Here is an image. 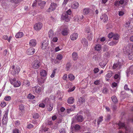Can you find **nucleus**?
I'll return each mask as SVG.
<instances>
[{
	"instance_id": "obj_1",
	"label": "nucleus",
	"mask_w": 133,
	"mask_h": 133,
	"mask_svg": "<svg viewBox=\"0 0 133 133\" xmlns=\"http://www.w3.org/2000/svg\"><path fill=\"white\" fill-rule=\"evenodd\" d=\"M10 70L11 73L14 75L18 74L20 71L19 66L17 65L12 66L10 68Z\"/></svg>"
},
{
	"instance_id": "obj_2",
	"label": "nucleus",
	"mask_w": 133,
	"mask_h": 133,
	"mask_svg": "<svg viewBox=\"0 0 133 133\" xmlns=\"http://www.w3.org/2000/svg\"><path fill=\"white\" fill-rule=\"evenodd\" d=\"M45 3L46 2L45 1H42L41 0H36L34 1L32 6H35L36 5L38 4L41 6L42 8L45 5Z\"/></svg>"
},
{
	"instance_id": "obj_3",
	"label": "nucleus",
	"mask_w": 133,
	"mask_h": 133,
	"mask_svg": "<svg viewBox=\"0 0 133 133\" xmlns=\"http://www.w3.org/2000/svg\"><path fill=\"white\" fill-rule=\"evenodd\" d=\"M123 63L119 62V60L116 63H114L113 66V68L114 69L119 70L121 69L123 65Z\"/></svg>"
},
{
	"instance_id": "obj_4",
	"label": "nucleus",
	"mask_w": 133,
	"mask_h": 133,
	"mask_svg": "<svg viewBox=\"0 0 133 133\" xmlns=\"http://www.w3.org/2000/svg\"><path fill=\"white\" fill-rule=\"evenodd\" d=\"M11 83L14 86L16 87H18L21 84V83L19 81H16V79L15 78H13L11 81Z\"/></svg>"
},
{
	"instance_id": "obj_5",
	"label": "nucleus",
	"mask_w": 133,
	"mask_h": 133,
	"mask_svg": "<svg viewBox=\"0 0 133 133\" xmlns=\"http://www.w3.org/2000/svg\"><path fill=\"white\" fill-rule=\"evenodd\" d=\"M41 62L38 60H35L32 64V67L35 69H38L41 66Z\"/></svg>"
},
{
	"instance_id": "obj_6",
	"label": "nucleus",
	"mask_w": 133,
	"mask_h": 133,
	"mask_svg": "<svg viewBox=\"0 0 133 133\" xmlns=\"http://www.w3.org/2000/svg\"><path fill=\"white\" fill-rule=\"evenodd\" d=\"M43 25L40 22L36 23L34 25V29L36 30H39L42 28Z\"/></svg>"
},
{
	"instance_id": "obj_7",
	"label": "nucleus",
	"mask_w": 133,
	"mask_h": 133,
	"mask_svg": "<svg viewBox=\"0 0 133 133\" xmlns=\"http://www.w3.org/2000/svg\"><path fill=\"white\" fill-rule=\"evenodd\" d=\"M19 114L21 115H22L25 113V110L24 105L22 104H21L19 106Z\"/></svg>"
},
{
	"instance_id": "obj_8",
	"label": "nucleus",
	"mask_w": 133,
	"mask_h": 133,
	"mask_svg": "<svg viewBox=\"0 0 133 133\" xmlns=\"http://www.w3.org/2000/svg\"><path fill=\"white\" fill-rule=\"evenodd\" d=\"M33 92L36 94H39L41 91V88L38 86H36L32 88Z\"/></svg>"
},
{
	"instance_id": "obj_9",
	"label": "nucleus",
	"mask_w": 133,
	"mask_h": 133,
	"mask_svg": "<svg viewBox=\"0 0 133 133\" xmlns=\"http://www.w3.org/2000/svg\"><path fill=\"white\" fill-rule=\"evenodd\" d=\"M83 117L81 115H77L75 117V120L76 122H82L83 120Z\"/></svg>"
},
{
	"instance_id": "obj_10",
	"label": "nucleus",
	"mask_w": 133,
	"mask_h": 133,
	"mask_svg": "<svg viewBox=\"0 0 133 133\" xmlns=\"http://www.w3.org/2000/svg\"><path fill=\"white\" fill-rule=\"evenodd\" d=\"M35 51V49L32 47H30L27 50V54L29 55H32L34 54Z\"/></svg>"
},
{
	"instance_id": "obj_11",
	"label": "nucleus",
	"mask_w": 133,
	"mask_h": 133,
	"mask_svg": "<svg viewBox=\"0 0 133 133\" xmlns=\"http://www.w3.org/2000/svg\"><path fill=\"white\" fill-rule=\"evenodd\" d=\"M91 9L88 8H84L83 10V14L85 15H87L89 14L91 12Z\"/></svg>"
},
{
	"instance_id": "obj_12",
	"label": "nucleus",
	"mask_w": 133,
	"mask_h": 133,
	"mask_svg": "<svg viewBox=\"0 0 133 133\" xmlns=\"http://www.w3.org/2000/svg\"><path fill=\"white\" fill-rule=\"evenodd\" d=\"M100 19L101 21L104 22H107L108 19L107 16L105 14H103L101 16Z\"/></svg>"
},
{
	"instance_id": "obj_13",
	"label": "nucleus",
	"mask_w": 133,
	"mask_h": 133,
	"mask_svg": "<svg viewBox=\"0 0 133 133\" xmlns=\"http://www.w3.org/2000/svg\"><path fill=\"white\" fill-rule=\"evenodd\" d=\"M81 43L85 47L87 46L88 45V43L86 39L83 38L81 39Z\"/></svg>"
},
{
	"instance_id": "obj_14",
	"label": "nucleus",
	"mask_w": 133,
	"mask_h": 133,
	"mask_svg": "<svg viewBox=\"0 0 133 133\" xmlns=\"http://www.w3.org/2000/svg\"><path fill=\"white\" fill-rule=\"evenodd\" d=\"M48 41L47 40H45L43 41L42 44L41 48L42 49H45L48 46Z\"/></svg>"
},
{
	"instance_id": "obj_15",
	"label": "nucleus",
	"mask_w": 133,
	"mask_h": 133,
	"mask_svg": "<svg viewBox=\"0 0 133 133\" xmlns=\"http://www.w3.org/2000/svg\"><path fill=\"white\" fill-rule=\"evenodd\" d=\"M88 34L87 38L89 40H91L93 37V35L92 34V32L90 30H88L86 31Z\"/></svg>"
},
{
	"instance_id": "obj_16",
	"label": "nucleus",
	"mask_w": 133,
	"mask_h": 133,
	"mask_svg": "<svg viewBox=\"0 0 133 133\" xmlns=\"http://www.w3.org/2000/svg\"><path fill=\"white\" fill-rule=\"evenodd\" d=\"M40 131L42 130V131L45 132V133H51L50 130L48 128L44 127L43 126L41 127Z\"/></svg>"
},
{
	"instance_id": "obj_17",
	"label": "nucleus",
	"mask_w": 133,
	"mask_h": 133,
	"mask_svg": "<svg viewBox=\"0 0 133 133\" xmlns=\"http://www.w3.org/2000/svg\"><path fill=\"white\" fill-rule=\"evenodd\" d=\"M67 84L68 85V86H69L68 87V88H69V90H68V92H71L73 91L75 89V87L74 86L72 88V85L71 83H68Z\"/></svg>"
},
{
	"instance_id": "obj_18",
	"label": "nucleus",
	"mask_w": 133,
	"mask_h": 133,
	"mask_svg": "<svg viewBox=\"0 0 133 133\" xmlns=\"http://www.w3.org/2000/svg\"><path fill=\"white\" fill-rule=\"evenodd\" d=\"M37 44V41L34 39H32L30 40L29 42V45L32 46H35Z\"/></svg>"
},
{
	"instance_id": "obj_19",
	"label": "nucleus",
	"mask_w": 133,
	"mask_h": 133,
	"mask_svg": "<svg viewBox=\"0 0 133 133\" xmlns=\"http://www.w3.org/2000/svg\"><path fill=\"white\" fill-rule=\"evenodd\" d=\"M118 125L119 127V129H120L121 128H124L126 130H127V128L125 126V125L124 123H122L120 122L118 123Z\"/></svg>"
},
{
	"instance_id": "obj_20",
	"label": "nucleus",
	"mask_w": 133,
	"mask_h": 133,
	"mask_svg": "<svg viewBox=\"0 0 133 133\" xmlns=\"http://www.w3.org/2000/svg\"><path fill=\"white\" fill-rule=\"evenodd\" d=\"M70 38L72 40H76L78 38V34L77 33H74L72 34L70 36Z\"/></svg>"
},
{
	"instance_id": "obj_21",
	"label": "nucleus",
	"mask_w": 133,
	"mask_h": 133,
	"mask_svg": "<svg viewBox=\"0 0 133 133\" xmlns=\"http://www.w3.org/2000/svg\"><path fill=\"white\" fill-rule=\"evenodd\" d=\"M127 73L128 75L130 74L131 75L133 74V65L131 66L129 69L127 70Z\"/></svg>"
},
{
	"instance_id": "obj_22",
	"label": "nucleus",
	"mask_w": 133,
	"mask_h": 133,
	"mask_svg": "<svg viewBox=\"0 0 133 133\" xmlns=\"http://www.w3.org/2000/svg\"><path fill=\"white\" fill-rule=\"evenodd\" d=\"M62 20L66 21V11H65L63 12L61 16Z\"/></svg>"
},
{
	"instance_id": "obj_23",
	"label": "nucleus",
	"mask_w": 133,
	"mask_h": 133,
	"mask_svg": "<svg viewBox=\"0 0 133 133\" xmlns=\"http://www.w3.org/2000/svg\"><path fill=\"white\" fill-rule=\"evenodd\" d=\"M124 2V0H116L115 2V5L116 6H119V4H123Z\"/></svg>"
},
{
	"instance_id": "obj_24",
	"label": "nucleus",
	"mask_w": 133,
	"mask_h": 133,
	"mask_svg": "<svg viewBox=\"0 0 133 133\" xmlns=\"http://www.w3.org/2000/svg\"><path fill=\"white\" fill-rule=\"evenodd\" d=\"M57 6V5L56 4L54 3H52L50 7V8L51 9V10L53 11L55 9Z\"/></svg>"
},
{
	"instance_id": "obj_25",
	"label": "nucleus",
	"mask_w": 133,
	"mask_h": 133,
	"mask_svg": "<svg viewBox=\"0 0 133 133\" xmlns=\"http://www.w3.org/2000/svg\"><path fill=\"white\" fill-rule=\"evenodd\" d=\"M24 34L22 32H19L17 33L15 35V37L17 38H19L22 37L23 36Z\"/></svg>"
},
{
	"instance_id": "obj_26",
	"label": "nucleus",
	"mask_w": 133,
	"mask_h": 133,
	"mask_svg": "<svg viewBox=\"0 0 133 133\" xmlns=\"http://www.w3.org/2000/svg\"><path fill=\"white\" fill-rule=\"evenodd\" d=\"M72 56L74 60H76L78 58L77 54L75 52H73L72 54Z\"/></svg>"
},
{
	"instance_id": "obj_27",
	"label": "nucleus",
	"mask_w": 133,
	"mask_h": 133,
	"mask_svg": "<svg viewBox=\"0 0 133 133\" xmlns=\"http://www.w3.org/2000/svg\"><path fill=\"white\" fill-rule=\"evenodd\" d=\"M23 85L26 87H28L30 85V83L28 80H24L23 81Z\"/></svg>"
},
{
	"instance_id": "obj_28",
	"label": "nucleus",
	"mask_w": 133,
	"mask_h": 133,
	"mask_svg": "<svg viewBox=\"0 0 133 133\" xmlns=\"http://www.w3.org/2000/svg\"><path fill=\"white\" fill-rule=\"evenodd\" d=\"M85 102V99L84 98L80 97L79 99V100L77 102V103L79 105H81V104Z\"/></svg>"
},
{
	"instance_id": "obj_29",
	"label": "nucleus",
	"mask_w": 133,
	"mask_h": 133,
	"mask_svg": "<svg viewBox=\"0 0 133 133\" xmlns=\"http://www.w3.org/2000/svg\"><path fill=\"white\" fill-rule=\"evenodd\" d=\"M12 37V36H10L8 38V37L7 36L5 35L3 36L2 38L3 39L7 40L9 42H10Z\"/></svg>"
},
{
	"instance_id": "obj_30",
	"label": "nucleus",
	"mask_w": 133,
	"mask_h": 133,
	"mask_svg": "<svg viewBox=\"0 0 133 133\" xmlns=\"http://www.w3.org/2000/svg\"><path fill=\"white\" fill-rule=\"evenodd\" d=\"M41 76L43 77H45L47 75V72L45 70H42L40 72Z\"/></svg>"
},
{
	"instance_id": "obj_31",
	"label": "nucleus",
	"mask_w": 133,
	"mask_h": 133,
	"mask_svg": "<svg viewBox=\"0 0 133 133\" xmlns=\"http://www.w3.org/2000/svg\"><path fill=\"white\" fill-rule=\"evenodd\" d=\"M74 101V99L72 97H71L68 98L67 101L68 103L69 104H72Z\"/></svg>"
},
{
	"instance_id": "obj_32",
	"label": "nucleus",
	"mask_w": 133,
	"mask_h": 133,
	"mask_svg": "<svg viewBox=\"0 0 133 133\" xmlns=\"http://www.w3.org/2000/svg\"><path fill=\"white\" fill-rule=\"evenodd\" d=\"M78 6V3L77 2H75L74 3V4L71 5L72 8L74 9L77 8Z\"/></svg>"
},
{
	"instance_id": "obj_33",
	"label": "nucleus",
	"mask_w": 133,
	"mask_h": 133,
	"mask_svg": "<svg viewBox=\"0 0 133 133\" xmlns=\"http://www.w3.org/2000/svg\"><path fill=\"white\" fill-rule=\"evenodd\" d=\"M120 36L119 35L117 34H114L113 38L114 40H118Z\"/></svg>"
},
{
	"instance_id": "obj_34",
	"label": "nucleus",
	"mask_w": 133,
	"mask_h": 133,
	"mask_svg": "<svg viewBox=\"0 0 133 133\" xmlns=\"http://www.w3.org/2000/svg\"><path fill=\"white\" fill-rule=\"evenodd\" d=\"M68 78L70 81H73L75 79V77L72 74H69L68 75Z\"/></svg>"
},
{
	"instance_id": "obj_35",
	"label": "nucleus",
	"mask_w": 133,
	"mask_h": 133,
	"mask_svg": "<svg viewBox=\"0 0 133 133\" xmlns=\"http://www.w3.org/2000/svg\"><path fill=\"white\" fill-rule=\"evenodd\" d=\"M112 101L113 102L115 103H116L117 102V99L116 97L115 96H113L111 98Z\"/></svg>"
},
{
	"instance_id": "obj_36",
	"label": "nucleus",
	"mask_w": 133,
	"mask_h": 133,
	"mask_svg": "<svg viewBox=\"0 0 133 133\" xmlns=\"http://www.w3.org/2000/svg\"><path fill=\"white\" fill-rule=\"evenodd\" d=\"M53 105L52 104L50 103L48 106V109L49 111H51L53 109Z\"/></svg>"
},
{
	"instance_id": "obj_37",
	"label": "nucleus",
	"mask_w": 133,
	"mask_h": 133,
	"mask_svg": "<svg viewBox=\"0 0 133 133\" xmlns=\"http://www.w3.org/2000/svg\"><path fill=\"white\" fill-rule=\"evenodd\" d=\"M8 114L7 112H5L4 114V116L2 119V123L3 124H4V121L6 120V119L7 118Z\"/></svg>"
},
{
	"instance_id": "obj_38",
	"label": "nucleus",
	"mask_w": 133,
	"mask_h": 133,
	"mask_svg": "<svg viewBox=\"0 0 133 133\" xmlns=\"http://www.w3.org/2000/svg\"><path fill=\"white\" fill-rule=\"evenodd\" d=\"M118 42L117 41H112L109 43L108 44L110 46H113L116 45Z\"/></svg>"
},
{
	"instance_id": "obj_39",
	"label": "nucleus",
	"mask_w": 133,
	"mask_h": 133,
	"mask_svg": "<svg viewBox=\"0 0 133 133\" xmlns=\"http://www.w3.org/2000/svg\"><path fill=\"white\" fill-rule=\"evenodd\" d=\"M101 46L99 44L96 45L95 47V50L97 51H99L101 49Z\"/></svg>"
},
{
	"instance_id": "obj_40",
	"label": "nucleus",
	"mask_w": 133,
	"mask_h": 133,
	"mask_svg": "<svg viewBox=\"0 0 133 133\" xmlns=\"http://www.w3.org/2000/svg\"><path fill=\"white\" fill-rule=\"evenodd\" d=\"M114 77L115 79L117 80V82H119L120 79V76L119 75L117 74H116L114 76Z\"/></svg>"
},
{
	"instance_id": "obj_41",
	"label": "nucleus",
	"mask_w": 133,
	"mask_h": 133,
	"mask_svg": "<svg viewBox=\"0 0 133 133\" xmlns=\"http://www.w3.org/2000/svg\"><path fill=\"white\" fill-rule=\"evenodd\" d=\"M70 107V108L67 109V113H69L70 112H71L72 111H73L75 109L74 107L73 106H71Z\"/></svg>"
},
{
	"instance_id": "obj_42",
	"label": "nucleus",
	"mask_w": 133,
	"mask_h": 133,
	"mask_svg": "<svg viewBox=\"0 0 133 133\" xmlns=\"http://www.w3.org/2000/svg\"><path fill=\"white\" fill-rule=\"evenodd\" d=\"M48 35L49 37L51 38L54 35L53 31L52 30H50L49 32Z\"/></svg>"
},
{
	"instance_id": "obj_43",
	"label": "nucleus",
	"mask_w": 133,
	"mask_h": 133,
	"mask_svg": "<svg viewBox=\"0 0 133 133\" xmlns=\"http://www.w3.org/2000/svg\"><path fill=\"white\" fill-rule=\"evenodd\" d=\"M35 96L31 94H29L27 96L28 99H32L35 98Z\"/></svg>"
},
{
	"instance_id": "obj_44",
	"label": "nucleus",
	"mask_w": 133,
	"mask_h": 133,
	"mask_svg": "<svg viewBox=\"0 0 133 133\" xmlns=\"http://www.w3.org/2000/svg\"><path fill=\"white\" fill-rule=\"evenodd\" d=\"M108 91V89L106 87H105L103 88L102 92L104 94H106L107 93Z\"/></svg>"
},
{
	"instance_id": "obj_45",
	"label": "nucleus",
	"mask_w": 133,
	"mask_h": 133,
	"mask_svg": "<svg viewBox=\"0 0 133 133\" xmlns=\"http://www.w3.org/2000/svg\"><path fill=\"white\" fill-rule=\"evenodd\" d=\"M62 34L63 36H65L66 35V27L63 30L62 32Z\"/></svg>"
},
{
	"instance_id": "obj_46",
	"label": "nucleus",
	"mask_w": 133,
	"mask_h": 133,
	"mask_svg": "<svg viewBox=\"0 0 133 133\" xmlns=\"http://www.w3.org/2000/svg\"><path fill=\"white\" fill-rule=\"evenodd\" d=\"M74 128L76 130H78L80 129L81 127L79 125L76 124L74 127Z\"/></svg>"
},
{
	"instance_id": "obj_47",
	"label": "nucleus",
	"mask_w": 133,
	"mask_h": 133,
	"mask_svg": "<svg viewBox=\"0 0 133 133\" xmlns=\"http://www.w3.org/2000/svg\"><path fill=\"white\" fill-rule=\"evenodd\" d=\"M111 107L114 111H115L117 109V106L115 104H112Z\"/></svg>"
},
{
	"instance_id": "obj_48",
	"label": "nucleus",
	"mask_w": 133,
	"mask_h": 133,
	"mask_svg": "<svg viewBox=\"0 0 133 133\" xmlns=\"http://www.w3.org/2000/svg\"><path fill=\"white\" fill-rule=\"evenodd\" d=\"M113 73L111 72H109L106 75V76L107 77L110 78L112 76Z\"/></svg>"
},
{
	"instance_id": "obj_49",
	"label": "nucleus",
	"mask_w": 133,
	"mask_h": 133,
	"mask_svg": "<svg viewBox=\"0 0 133 133\" xmlns=\"http://www.w3.org/2000/svg\"><path fill=\"white\" fill-rule=\"evenodd\" d=\"M97 120H98V121H97L98 124H99L101 122H102L103 120V117L102 116L100 117L98 119H97Z\"/></svg>"
},
{
	"instance_id": "obj_50",
	"label": "nucleus",
	"mask_w": 133,
	"mask_h": 133,
	"mask_svg": "<svg viewBox=\"0 0 133 133\" xmlns=\"http://www.w3.org/2000/svg\"><path fill=\"white\" fill-rule=\"evenodd\" d=\"M33 117L34 118L37 119L39 117V115L37 113H35L34 114Z\"/></svg>"
},
{
	"instance_id": "obj_51",
	"label": "nucleus",
	"mask_w": 133,
	"mask_h": 133,
	"mask_svg": "<svg viewBox=\"0 0 133 133\" xmlns=\"http://www.w3.org/2000/svg\"><path fill=\"white\" fill-rule=\"evenodd\" d=\"M62 48L61 46H57L56 47L55 49V52H57L60 50H61L62 49Z\"/></svg>"
},
{
	"instance_id": "obj_52",
	"label": "nucleus",
	"mask_w": 133,
	"mask_h": 133,
	"mask_svg": "<svg viewBox=\"0 0 133 133\" xmlns=\"http://www.w3.org/2000/svg\"><path fill=\"white\" fill-rule=\"evenodd\" d=\"M63 57L62 55L60 54H58L57 56V58L58 60H61Z\"/></svg>"
},
{
	"instance_id": "obj_53",
	"label": "nucleus",
	"mask_w": 133,
	"mask_h": 133,
	"mask_svg": "<svg viewBox=\"0 0 133 133\" xmlns=\"http://www.w3.org/2000/svg\"><path fill=\"white\" fill-rule=\"evenodd\" d=\"M128 57L130 60H133V55L132 54H129L128 55Z\"/></svg>"
},
{
	"instance_id": "obj_54",
	"label": "nucleus",
	"mask_w": 133,
	"mask_h": 133,
	"mask_svg": "<svg viewBox=\"0 0 133 133\" xmlns=\"http://www.w3.org/2000/svg\"><path fill=\"white\" fill-rule=\"evenodd\" d=\"M4 99L6 101H9L11 99V97L10 96H6L5 97Z\"/></svg>"
},
{
	"instance_id": "obj_55",
	"label": "nucleus",
	"mask_w": 133,
	"mask_h": 133,
	"mask_svg": "<svg viewBox=\"0 0 133 133\" xmlns=\"http://www.w3.org/2000/svg\"><path fill=\"white\" fill-rule=\"evenodd\" d=\"M72 66V64L70 62L67 63V70L69 69Z\"/></svg>"
},
{
	"instance_id": "obj_56",
	"label": "nucleus",
	"mask_w": 133,
	"mask_h": 133,
	"mask_svg": "<svg viewBox=\"0 0 133 133\" xmlns=\"http://www.w3.org/2000/svg\"><path fill=\"white\" fill-rule=\"evenodd\" d=\"M44 79L42 78L39 79H38V81L39 83H43L44 82Z\"/></svg>"
},
{
	"instance_id": "obj_57",
	"label": "nucleus",
	"mask_w": 133,
	"mask_h": 133,
	"mask_svg": "<svg viewBox=\"0 0 133 133\" xmlns=\"http://www.w3.org/2000/svg\"><path fill=\"white\" fill-rule=\"evenodd\" d=\"M113 33L111 32L109 33L108 35V37L109 38H111L113 37Z\"/></svg>"
},
{
	"instance_id": "obj_58",
	"label": "nucleus",
	"mask_w": 133,
	"mask_h": 133,
	"mask_svg": "<svg viewBox=\"0 0 133 133\" xmlns=\"http://www.w3.org/2000/svg\"><path fill=\"white\" fill-rule=\"evenodd\" d=\"M6 103L4 102H2L1 104V107L3 108L6 105Z\"/></svg>"
},
{
	"instance_id": "obj_59",
	"label": "nucleus",
	"mask_w": 133,
	"mask_h": 133,
	"mask_svg": "<svg viewBox=\"0 0 133 133\" xmlns=\"http://www.w3.org/2000/svg\"><path fill=\"white\" fill-rule=\"evenodd\" d=\"M99 69L98 68H95L93 70L94 73L96 74L99 71Z\"/></svg>"
},
{
	"instance_id": "obj_60",
	"label": "nucleus",
	"mask_w": 133,
	"mask_h": 133,
	"mask_svg": "<svg viewBox=\"0 0 133 133\" xmlns=\"http://www.w3.org/2000/svg\"><path fill=\"white\" fill-rule=\"evenodd\" d=\"M58 40V38L57 37H53L52 39V41L53 42H57V41Z\"/></svg>"
},
{
	"instance_id": "obj_61",
	"label": "nucleus",
	"mask_w": 133,
	"mask_h": 133,
	"mask_svg": "<svg viewBox=\"0 0 133 133\" xmlns=\"http://www.w3.org/2000/svg\"><path fill=\"white\" fill-rule=\"evenodd\" d=\"M66 4V0H64V2L62 5V7L65 8Z\"/></svg>"
},
{
	"instance_id": "obj_62",
	"label": "nucleus",
	"mask_w": 133,
	"mask_h": 133,
	"mask_svg": "<svg viewBox=\"0 0 133 133\" xmlns=\"http://www.w3.org/2000/svg\"><path fill=\"white\" fill-rule=\"evenodd\" d=\"M94 84L96 85H98L100 84V81L99 80H97L94 82Z\"/></svg>"
},
{
	"instance_id": "obj_63",
	"label": "nucleus",
	"mask_w": 133,
	"mask_h": 133,
	"mask_svg": "<svg viewBox=\"0 0 133 133\" xmlns=\"http://www.w3.org/2000/svg\"><path fill=\"white\" fill-rule=\"evenodd\" d=\"M19 130L17 129H15L13 130V133H19Z\"/></svg>"
},
{
	"instance_id": "obj_64",
	"label": "nucleus",
	"mask_w": 133,
	"mask_h": 133,
	"mask_svg": "<svg viewBox=\"0 0 133 133\" xmlns=\"http://www.w3.org/2000/svg\"><path fill=\"white\" fill-rule=\"evenodd\" d=\"M60 132V133H66V131L64 128H62Z\"/></svg>"
}]
</instances>
